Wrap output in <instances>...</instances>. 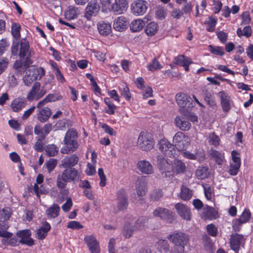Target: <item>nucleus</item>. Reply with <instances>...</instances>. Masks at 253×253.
Here are the masks:
<instances>
[{
  "mask_svg": "<svg viewBox=\"0 0 253 253\" xmlns=\"http://www.w3.org/2000/svg\"><path fill=\"white\" fill-rule=\"evenodd\" d=\"M141 90L143 98L146 99L153 96V90L150 86L146 85Z\"/></svg>",
  "mask_w": 253,
  "mask_h": 253,
  "instance_id": "53",
  "label": "nucleus"
},
{
  "mask_svg": "<svg viewBox=\"0 0 253 253\" xmlns=\"http://www.w3.org/2000/svg\"><path fill=\"white\" fill-rule=\"evenodd\" d=\"M135 189L138 197H143L145 195L147 192V183L143 177L141 176L137 179Z\"/></svg>",
  "mask_w": 253,
  "mask_h": 253,
  "instance_id": "25",
  "label": "nucleus"
},
{
  "mask_svg": "<svg viewBox=\"0 0 253 253\" xmlns=\"http://www.w3.org/2000/svg\"><path fill=\"white\" fill-rule=\"evenodd\" d=\"M21 26L18 23H12L11 26V34L16 39L20 38Z\"/></svg>",
  "mask_w": 253,
  "mask_h": 253,
  "instance_id": "49",
  "label": "nucleus"
},
{
  "mask_svg": "<svg viewBox=\"0 0 253 253\" xmlns=\"http://www.w3.org/2000/svg\"><path fill=\"white\" fill-rule=\"evenodd\" d=\"M157 165L163 177L170 178L184 173L186 170L185 163L180 160L175 159L172 162L162 155L157 157Z\"/></svg>",
  "mask_w": 253,
  "mask_h": 253,
  "instance_id": "1",
  "label": "nucleus"
},
{
  "mask_svg": "<svg viewBox=\"0 0 253 253\" xmlns=\"http://www.w3.org/2000/svg\"><path fill=\"white\" fill-rule=\"evenodd\" d=\"M149 16L147 15L143 18H138L133 20L130 25V29L132 32H139L141 31L146 22L149 21Z\"/></svg>",
  "mask_w": 253,
  "mask_h": 253,
  "instance_id": "19",
  "label": "nucleus"
},
{
  "mask_svg": "<svg viewBox=\"0 0 253 253\" xmlns=\"http://www.w3.org/2000/svg\"><path fill=\"white\" fill-rule=\"evenodd\" d=\"M57 164V160L54 159H50L46 162V167L49 173H50L54 169Z\"/></svg>",
  "mask_w": 253,
  "mask_h": 253,
  "instance_id": "56",
  "label": "nucleus"
},
{
  "mask_svg": "<svg viewBox=\"0 0 253 253\" xmlns=\"http://www.w3.org/2000/svg\"><path fill=\"white\" fill-rule=\"evenodd\" d=\"M137 168L143 174H151L154 172L152 165L145 160L139 161L137 164Z\"/></svg>",
  "mask_w": 253,
  "mask_h": 253,
  "instance_id": "28",
  "label": "nucleus"
},
{
  "mask_svg": "<svg viewBox=\"0 0 253 253\" xmlns=\"http://www.w3.org/2000/svg\"><path fill=\"white\" fill-rule=\"evenodd\" d=\"M138 145L144 151L152 149L154 146L153 134L148 132L142 131L138 138Z\"/></svg>",
  "mask_w": 253,
  "mask_h": 253,
  "instance_id": "6",
  "label": "nucleus"
},
{
  "mask_svg": "<svg viewBox=\"0 0 253 253\" xmlns=\"http://www.w3.org/2000/svg\"><path fill=\"white\" fill-rule=\"evenodd\" d=\"M80 13L81 11L79 8L71 5L67 8L64 15L66 19L71 20L77 18Z\"/></svg>",
  "mask_w": 253,
  "mask_h": 253,
  "instance_id": "31",
  "label": "nucleus"
},
{
  "mask_svg": "<svg viewBox=\"0 0 253 253\" xmlns=\"http://www.w3.org/2000/svg\"><path fill=\"white\" fill-rule=\"evenodd\" d=\"M9 45V43L5 39H1L0 41V56L7 50Z\"/></svg>",
  "mask_w": 253,
  "mask_h": 253,
  "instance_id": "62",
  "label": "nucleus"
},
{
  "mask_svg": "<svg viewBox=\"0 0 253 253\" xmlns=\"http://www.w3.org/2000/svg\"><path fill=\"white\" fill-rule=\"evenodd\" d=\"M50 228L51 227L50 224L48 222H45L37 230L36 237L40 240L44 239Z\"/></svg>",
  "mask_w": 253,
  "mask_h": 253,
  "instance_id": "36",
  "label": "nucleus"
},
{
  "mask_svg": "<svg viewBox=\"0 0 253 253\" xmlns=\"http://www.w3.org/2000/svg\"><path fill=\"white\" fill-rule=\"evenodd\" d=\"M211 157L214 159L216 163L222 165L225 161L224 153L216 150H212L211 153Z\"/></svg>",
  "mask_w": 253,
  "mask_h": 253,
  "instance_id": "39",
  "label": "nucleus"
},
{
  "mask_svg": "<svg viewBox=\"0 0 253 253\" xmlns=\"http://www.w3.org/2000/svg\"><path fill=\"white\" fill-rule=\"evenodd\" d=\"M46 92V90L45 87L43 86L41 87L40 83L36 82L27 94L26 98L30 102L38 100L43 96Z\"/></svg>",
  "mask_w": 253,
  "mask_h": 253,
  "instance_id": "9",
  "label": "nucleus"
},
{
  "mask_svg": "<svg viewBox=\"0 0 253 253\" xmlns=\"http://www.w3.org/2000/svg\"><path fill=\"white\" fill-rule=\"evenodd\" d=\"M209 143L210 144L216 146L219 144V138L214 133H211L208 134Z\"/></svg>",
  "mask_w": 253,
  "mask_h": 253,
  "instance_id": "52",
  "label": "nucleus"
},
{
  "mask_svg": "<svg viewBox=\"0 0 253 253\" xmlns=\"http://www.w3.org/2000/svg\"><path fill=\"white\" fill-rule=\"evenodd\" d=\"M244 241V237L240 234H234L231 236L230 244L232 250L237 252L239 251L240 245Z\"/></svg>",
  "mask_w": 253,
  "mask_h": 253,
  "instance_id": "26",
  "label": "nucleus"
},
{
  "mask_svg": "<svg viewBox=\"0 0 253 253\" xmlns=\"http://www.w3.org/2000/svg\"><path fill=\"white\" fill-rule=\"evenodd\" d=\"M204 99L211 107L214 108L216 106L215 98L211 92L208 91L205 92Z\"/></svg>",
  "mask_w": 253,
  "mask_h": 253,
  "instance_id": "48",
  "label": "nucleus"
},
{
  "mask_svg": "<svg viewBox=\"0 0 253 253\" xmlns=\"http://www.w3.org/2000/svg\"><path fill=\"white\" fill-rule=\"evenodd\" d=\"M209 174L208 169L206 167H199L196 171V176L199 179H204Z\"/></svg>",
  "mask_w": 253,
  "mask_h": 253,
  "instance_id": "42",
  "label": "nucleus"
},
{
  "mask_svg": "<svg viewBox=\"0 0 253 253\" xmlns=\"http://www.w3.org/2000/svg\"><path fill=\"white\" fill-rule=\"evenodd\" d=\"M12 234L5 230H0V236L3 237L2 242L5 245H9L10 246H18L20 243L19 239L16 236L12 237Z\"/></svg>",
  "mask_w": 253,
  "mask_h": 253,
  "instance_id": "15",
  "label": "nucleus"
},
{
  "mask_svg": "<svg viewBox=\"0 0 253 253\" xmlns=\"http://www.w3.org/2000/svg\"><path fill=\"white\" fill-rule=\"evenodd\" d=\"M11 214V211L9 208L6 207L0 210V222H4L9 219Z\"/></svg>",
  "mask_w": 253,
  "mask_h": 253,
  "instance_id": "45",
  "label": "nucleus"
},
{
  "mask_svg": "<svg viewBox=\"0 0 253 253\" xmlns=\"http://www.w3.org/2000/svg\"><path fill=\"white\" fill-rule=\"evenodd\" d=\"M31 232L30 230L26 229L18 231L17 236L19 239L20 243L29 246L34 245V240L31 238Z\"/></svg>",
  "mask_w": 253,
  "mask_h": 253,
  "instance_id": "21",
  "label": "nucleus"
},
{
  "mask_svg": "<svg viewBox=\"0 0 253 253\" xmlns=\"http://www.w3.org/2000/svg\"><path fill=\"white\" fill-rule=\"evenodd\" d=\"M97 29L100 35L103 36H107L112 32L111 24L104 22H100L97 24Z\"/></svg>",
  "mask_w": 253,
  "mask_h": 253,
  "instance_id": "32",
  "label": "nucleus"
},
{
  "mask_svg": "<svg viewBox=\"0 0 253 253\" xmlns=\"http://www.w3.org/2000/svg\"><path fill=\"white\" fill-rule=\"evenodd\" d=\"M78 177V171L75 168H65L57 178L56 184L58 187L64 188L68 182L75 181Z\"/></svg>",
  "mask_w": 253,
  "mask_h": 253,
  "instance_id": "3",
  "label": "nucleus"
},
{
  "mask_svg": "<svg viewBox=\"0 0 253 253\" xmlns=\"http://www.w3.org/2000/svg\"><path fill=\"white\" fill-rule=\"evenodd\" d=\"M219 96L221 99V105L223 110L228 111L230 109V96L223 91L219 92Z\"/></svg>",
  "mask_w": 253,
  "mask_h": 253,
  "instance_id": "37",
  "label": "nucleus"
},
{
  "mask_svg": "<svg viewBox=\"0 0 253 253\" xmlns=\"http://www.w3.org/2000/svg\"><path fill=\"white\" fill-rule=\"evenodd\" d=\"M51 114L50 109L48 107H44L41 109L38 113V119L40 122L44 123L47 121Z\"/></svg>",
  "mask_w": 253,
  "mask_h": 253,
  "instance_id": "35",
  "label": "nucleus"
},
{
  "mask_svg": "<svg viewBox=\"0 0 253 253\" xmlns=\"http://www.w3.org/2000/svg\"><path fill=\"white\" fill-rule=\"evenodd\" d=\"M119 91L121 95L124 97L126 101H129L130 100L131 94L127 85H124L122 87H120Z\"/></svg>",
  "mask_w": 253,
  "mask_h": 253,
  "instance_id": "46",
  "label": "nucleus"
},
{
  "mask_svg": "<svg viewBox=\"0 0 253 253\" xmlns=\"http://www.w3.org/2000/svg\"><path fill=\"white\" fill-rule=\"evenodd\" d=\"M100 6L95 0H90L85 8V16L87 19H90L91 16H95L99 12Z\"/></svg>",
  "mask_w": 253,
  "mask_h": 253,
  "instance_id": "22",
  "label": "nucleus"
},
{
  "mask_svg": "<svg viewBox=\"0 0 253 253\" xmlns=\"http://www.w3.org/2000/svg\"><path fill=\"white\" fill-rule=\"evenodd\" d=\"M27 101L24 97H19L14 99L10 104V108L14 112L21 111L26 106Z\"/></svg>",
  "mask_w": 253,
  "mask_h": 253,
  "instance_id": "27",
  "label": "nucleus"
},
{
  "mask_svg": "<svg viewBox=\"0 0 253 253\" xmlns=\"http://www.w3.org/2000/svg\"><path fill=\"white\" fill-rule=\"evenodd\" d=\"M175 208L177 213L183 219L190 220L191 217V213L189 208L186 205L179 203L175 205Z\"/></svg>",
  "mask_w": 253,
  "mask_h": 253,
  "instance_id": "20",
  "label": "nucleus"
},
{
  "mask_svg": "<svg viewBox=\"0 0 253 253\" xmlns=\"http://www.w3.org/2000/svg\"><path fill=\"white\" fill-rule=\"evenodd\" d=\"M168 239L176 246L174 251L180 252H183L184 246L188 241V237L181 232L173 233L169 236Z\"/></svg>",
  "mask_w": 253,
  "mask_h": 253,
  "instance_id": "5",
  "label": "nucleus"
},
{
  "mask_svg": "<svg viewBox=\"0 0 253 253\" xmlns=\"http://www.w3.org/2000/svg\"><path fill=\"white\" fill-rule=\"evenodd\" d=\"M78 161V157L75 154H72L64 158L61 161V165L64 168H73Z\"/></svg>",
  "mask_w": 253,
  "mask_h": 253,
  "instance_id": "30",
  "label": "nucleus"
},
{
  "mask_svg": "<svg viewBox=\"0 0 253 253\" xmlns=\"http://www.w3.org/2000/svg\"><path fill=\"white\" fill-rule=\"evenodd\" d=\"M64 146L61 149V152L62 154H68L70 152L75 151L78 148V141L67 140H63Z\"/></svg>",
  "mask_w": 253,
  "mask_h": 253,
  "instance_id": "29",
  "label": "nucleus"
},
{
  "mask_svg": "<svg viewBox=\"0 0 253 253\" xmlns=\"http://www.w3.org/2000/svg\"><path fill=\"white\" fill-rule=\"evenodd\" d=\"M73 206L72 201L71 198H68L65 203L62 206V209L65 212H68Z\"/></svg>",
  "mask_w": 253,
  "mask_h": 253,
  "instance_id": "64",
  "label": "nucleus"
},
{
  "mask_svg": "<svg viewBox=\"0 0 253 253\" xmlns=\"http://www.w3.org/2000/svg\"><path fill=\"white\" fill-rule=\"evenodd\" d=\"M180 198L184 201L188 200L191 198L192 192L187 187L182 185L181 187Z\"/></svg>",
  "mask_w": 253,
  "mask_h": 253,
  "instance_id": "43",
  "label": "nucleus"
},
{
  "mask_svg": "<svg viewBox=\"0 0 253 253\" xmlns=\"http://www.w3.org/2000/svg\"><path fill=\"white\" fill-rule=\"evenodd\" d=\"M158 31V25L157 23L151 22L148 23L145 27L144 31L149 37L155 35Z\"/></svg>",
  "mask_w": 253,
  "mask_h": 253,
  "instance_id": "38",
  "label": "nucleus"
},
{
  "mask_svg": "<svg viewBox=\"0 0 253 253\" xmlns=\"http://www.w3.org/2000/svg\"><path fill=\"white\" fill-rule=\"evenodd\" d=\"M60 209L59 206L57 204L52 205L46 211V213L48 218H54L57 217L59 214Z\"/></svg>",
  "mask_w": 253,
  "mask_h": 253,
  "instance_id": "40",
  "label": "nucleus"
},
{
  "mask_svg": "<svg viewBox=\"0 0 253 253\" xmlns=\"http://www.w3.org/2000/svg\"><path fill=\"white\" fill-rule=\"evenodd\" d=\"M210 51L211 53L216 55L222 56L224 54V49L222 47L219 46H210Z\"/></svg>",
  "mask_w": 253,
  "mask_h": 253,
  "instance_id": "54",
  "label": "nucleus"
},
{
  "mask_svg": "<svg viewBox=\"0 0 253 253\" xmlns=\"http://www.w3.org/2000/svg\"><path fill=\"white\" fill-rule=\"evenodd\" d=\"M183 15V12L179 8H174L171 12V16L175 19H180Z\"/></svg>",
  "mask_w": 253,
  "mask_h": 253,
  "instance_id": "63",
  "label": "nucleus"
},
{
  "mask_svg": "<svg viewBox=\"0 0 253 253\" xmlns=\"http://www.w3.org/2000/svg\"><path fill=\"white\" fill-rule=\"evenodd\" d=\"M147 3L142 0H136L134 1L130 5V9L132 13L136 16H142L147 9Z\"/></svg>",
  "mask_w": 253,
  "mask_h": 253,
  "instance_id": "11",
  "label": "nucleus"
},
{
  "mask_svg": "<svg viewBox=\"0 0 253 253\" xmlns=\"http://www.w3.org/2000/svg\"><path fill=\"white\" fill-rule=\"evenodd\" d=\"M87 175H93L96 173L95 164L88 163L85 171Z\"/></svg>",
  "mask_w": 253,
  "mask_h": 253,
  "instance_id": "57",
  "label": "nucleus"
},
{
  "mask_svg": "<svg viewBox=\"0 0 253 253\" xmlns=\"http://www.w3.org/2000/svg\"><path fill=\"white\" fill-rule=\"evenodd\" d=\"M237 34L240 38L242 36H245L246 38H249L252 36V30L251 27L247 26L245 27L243 30L241 28H238L237 30Z\"/></svg>",
  "mask_w": 253,
  "mask_h": 253,
  "instance_id": "44",
  "label": "nucleus"
},
{
  "mask_svg": "<svg viewBox=\"0 0 253 253\" xmlns=\"http://www.w3.org/2000/svg\"><path fill=\"white\" fill-rule=\"evenodd\" d=\"M58 149L54 144L48 145L45 148L46 154L49 156H54L57 154Z\"/></svg>",
  "mask_w": 253,
  "mask_h": 253,
  "instance_id": "51",
  "label": "nucleus"
},
{
  "mask_svg": "<svg viewBox=\"0 0 253 253\" xmlns=\"http://www.w3.org/2000/svg\"><path fill=\"white\" fill-rule=\"evenodd\" d=\"M251 217V213L248 209H245L240 216L233 222V227L236 230H239L240 226L244 223L248 222Z\"/></svg>",
  "mask_w": 253,
  "mask_h": 253,
  "instance_id": "17",
  "label": "nucleus"
},
{
  "mask_svg": "<svg viewBox=\"0 0 253 253\" xmlns=\"http://www.w3.org/2000/svg\"><path fill=\"white\" fill-rule=\"evenodd\" d=\"M217 23V19L211 16L208 17L205 21L206 30L210 32H213Z\"/></svg>",
  "mask_w": 253,
  "mask_h": 253,
  "instance_id": "41",
  "label": "nucleus"
},
{
  "mask_svg": "<svg viewBox=\"0 0 253 253\" xmlns=\"http://www.w3.org/2000/svg\"><path fill=\"white\" fill-rule=\"evenodd\" d=\"M67 227L73 230H78L83 228V226L79 222L75 220L69 221Z\"/></svg>",
  "mask_w": 253,
  "mask_h": 253,
  "instance_id": "55",
  "label": "nucleus"
},
{
  "mask_svg": "<svg viewBox=\"0 0 253 253\" xmlns=\"http://www.w3.org/2000/svg\"><path fill=\"white\" fill-rule=\"evenodd\" d=\"M34 190L38 196L40 194H45L47 192V190L42 185H41L39 187L37 184L34 185Z\"/></svg>",
  "mask_w": 253,
  "mask_h": 253,
  "instance_id": "59",
  "label": "nucleus"
},
{
  "mask_svg": "<svg viewBox=\"0 0 253 253\" xmlns=\"http://www.w3.org/2000/svg\"><path fill=\"white\" fill-rule=\"evenodd\" d=\"M158 145L159 150L166 157L176 158L178 156V150H176L174 146L167 139H161Z\"/></svg>",
  "mask_w": 253,
  "mask_h": 253,
  "instance_id": "4",
  "label": "nucleus"
},
{
  "mask_svg": "<svg viewBox=\"0 0 253 253\" xmlns=\"http://www.w3.org/2000/svg\"><path fill=\"white\" fill-rule=\"evenodd\" d=\"M173 143L178 151L186 149L190 144V139L183 132L178 131L173 137Z\"/></svg>",
  "mask_w": 253,
  "mask_h": 253,
  "instance_id": "8",
  "label": "nucleus"
},
{
  "mask_svg": "<svg viewBox=\"0 0 253 253\" xmlns=\"http://www.w3.org/2000/svg\"><path fill=\"white\" fill-rule=\"evenodd\" d=\"M84 240L91 253H100L99 242L94 236L86 235L84 237Z\"/></svg>",
  "mask_w": 253,
  "mask_h": 253,
  "instance_id": "16",
  "label": "nucleus"
},
{
  "mask_svg": "<svg viewBox=\"0 0 253 253\" xmlns=\"http://www.w3.org/2000/svg\"><path fill=\"white\" fill-rule=\"evenodd\" d=\"M78 137L77 131L74 129H71L68 130L66 132L64 140H72V141H77Z\"/></svg>",
  "mask_w": 253,
  "mask_h": 253,
  "instance_id": "47",
  "label": "nucleus"
},
{
  "mask_svg": "<svg viewBox=\"0 0 253 253\" xmlns=\"http://www.w3.org/2000/svg\"><path fill=\"white\" fill-rule=\"evenodd\" d=\"M129 22L127 19L123 16H121L114 20L113 28L117 31L122 32L127 28Z\"/></svg>",
  "mask_w": 253,
  "mask_h": 253,
  "instance_id": "23",
  "label": "nucleus"
},
{
  "mask_svg": "<svg viewBox=\"0 0 253 253\" xmlns=\"http://www.w3.org/2000/svg\"><path fill=\"white\" fill-rule=\"evenodd\" d=\"M34 52L29 49V42L25 39L21 41L19 56L20 58H26V61L29 63V59L33 56Z\"/></svg>",
  "mask_w": 253,
  "mask_h": 253,
  "instance_id": "14",
  "label": "nucleus"
},
{
  "mask_svg": "<svg viewBox=\"0 0 253 253\" xmlns=\"http://www.w3.org/2000/svg\"><path fill=\"white\" fill-rule=\"evenodd\" d=\"M232 161L230 162L228 172L230 174L236 175L241 166V159L239 153L235 150L231 152Z\"/></svg>",
  "mask_w": 253,
  "mask_h": 253,
  "instance_id": "13",
  "label": "nucleus"
},
{
  "mask_svg": "<svg viewBox=\"0 0 253 253\" xmlns=\"http://www.w3.org/2000/svg\"><path fill=\"white\" fill-rule=\"evenodd\" d=\"M146 223V219L145 217H141L139 218L135 222L134 228H132L129 225H126L124 226L123 234L126 238H129L133 231L135 229H141L143 228Z\"/></svg>",
  "mask_w": 253,
  "mask_h": 253,
  "instance_id": "12",
  "label": "nucleus"
},
{
  "mask_svg": "<svg viewBox=\"0 0 253 253\" xmlns=\"http://www.w3.org/2000/svg\"><path fill=\"white\" fill-rule=\"evenodd\" d=\"M118 208L119 210L122 211L126 209L127 206V201L126 197L125 192L124 190H121L118 194Z\"/></svg>",
  "mask_w": 253,
  "mask_h": 253,
  "instance_id": "34",
  "label": "nucleus"
},
{
  "mask_svg": "<svg viewBox=\"0 0 253 253\" xmlns=\"http://www.w3.org/2000/svg\"><path fill=\"white\" fill-rule=\"evenodd\" d=\"M14 68L16 70L17 74H21L24 71L26 75L23 77V81L25 85H30L38 78L41 79L45 74V70L42 67L39 68L35 67H29L26 69L25 66L20 65L18 61H16L14 65Z\"/></svg>",
  "mask_w": 253,
  "mask_h": 253,
  "instance_id": "2",
  "label": "nucleus"
},
{
  "mask_svg": "<svg viewBox=\"0 0 253 253\" xmlns=\"http://www.w3.org/2000/svg\"><path fill=\"white\" fill-rule=\"evenodd\" d=\"M128 7V2L126 0H113L111 3L104 8L116 14H122L124 13Z\"/></svg>",
  "mask_w": 253,
  "mask_h": 253,
  "instance_id": "7",
  "label": "nucleus"
},
{
  "mask_svg": "<svg viewBox=\"0 0 253 253\" xmlns=\"http://www.w3.org/2000/svg\"><path fill=\"white\" fill-rule=\"evenodd\" d=\"M174 123L177 127L183 131H187L191 127V124L188 120V116L185 115L176 116L174 119Z\"/></svg>",
  "mask_w": 253,
  "mask_h": 253,
  "instance_id": "18",
  "label": "nucleus"
},
{
  "mask_svg": "<svg viewBox=\"0 0 253 253\" xmlns=\"http://www.w3.org/2000/svg\"><path fill=\"white\" fill-rule=\"evenodd\" d=\"M154 215L159 217L161 218L166 220L168 222H171L174 219V216L169 210L159 208L156 209L153 212Z\"/></svg>",
  "mask_w": 253,
  "mask_h": 253,
  "instance_id": "24",
  "label": "nucleus"
},
{
  "mask_svg": "<svg viewBox=\"0 0 253 253\" xmlns=\"http://www.w3.org/2000/svg\"><path fill=\"white\" fill-rule=\"evenodd\" d=\"M163 194L162 190L161 189L154 190L151 194V199L154 201L158 200L163 196Z\"/></svg>",
  "mask_w": 253,
  "mask_h": 253,
  "instance_id": "61",
  "label": "nucleus"
},
{
  "mask_svg": "<svg viewBox=\"0 0 253 253\" xmlns=\"http://www.w3.org/2000/svg\"><path fill=\"white\" fill-rule=\"evenodd\" d=\"M175 63L183 67L185 70L188 72L189 70V66L192 63V61L189 58L186 56L179 55L175 58Z\"/></svg>",
  "mask_w": 253,
  "mask_h": 253,
  "instance_id": "33",
  "label": "nucleus"
},
{
  "mask_svg": "<svg viewBox=\"0 0 253 253\" xmlns=\"http://www.w3.org/2000/svg\"><path fill=\"white\" fill-rule=\"evenodd\" d=\"M98 174L100 179L99 185L101 187H104L106 185V178L104 173L103 169L102 168L98 169Z\"/></svg>",
  "mask_w": 253,
  "mask_h": 253,
  "instance_id": "60",
  "label": "nucleus"
},
{
  "mask_svg": "<svg viewBox=\"0 0 253 253\" xmlns=\"http://www.w3.org/2000/svg\"><path fill=\"white\" fill-rule=\"evenodd\" d=\"M176 101L181 108L179 111L181 113H184L183 109L188 110L189 108L194 107L193 101L192 98L188 95L181 93L176 95Z\"/></svg>",
  "mask_w": 253,
  "mask_h": 253,
  "instance_id": "10",
  "label": "nucleus"
},
{
  "mask_svg": "<svg viewBox=\"0 0 253 253\" xmlns=\"http://www.w3.org/2000/svg\"><path fill=\"white\" fill-rule=\"evenodd\" d=\"M163 68V66L160 64L159 62L156 59H154L152 61L149 63L147 66V69L150 71H155L158 70Z\"/></svg>",
  "mask_w": 253,
  "mask_h": 253,
  "instance_id": "50",
  "label": "nucleus"
},
{
  "mask_svg": "<svg viewBox=\"0 0 253 253\" xmlns=\"http://www.w3.org/2000/svg\"><path fill=\"white\" fill-rule=\"evenodd\" d=\"M207 231L211 236L215 237L217 235V228L213 224H208L207 226Z\"/></svg>",
  "mask_w": 253,
  "mask_h": 253,
  "instance_id": "58",
  "label": "nucleus"
}]
</instances>
